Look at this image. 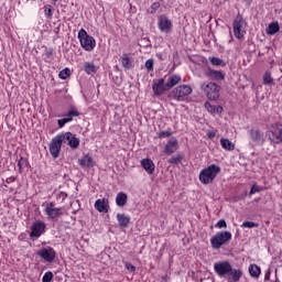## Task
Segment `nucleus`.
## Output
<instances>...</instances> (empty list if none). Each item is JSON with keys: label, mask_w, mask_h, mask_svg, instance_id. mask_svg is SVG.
<instances>
[{"label": "nucleus", "mask_w": 282, "mask_h": 282, "mask_svg": "<svg viewBox=\"0 0 282 282\" xmlns=\"http://www.w3.org/2000/svg\"><path fill=\"white\" fill-rule=\"evenodd\" d=\"M177 149H180V142L177 141V138L172 137L166 142L163 153H165V155H173Z\"/></svg>", "instance_id": "obj_16"}, {"label": "nucleus", "mask_w": 282, "mask_h": 282, "mask_svg": "<svg viewBox=\"0 0 282 282\" xmlns=\"http://www.w3.org/2000/svg\"><path fill=\"white\" fill-rule=\"evenodd\" d=\"M61 197H62L63 199H67V193L62 192V193H61Z\"/></svg>", "instance_id": "obj_51"}, {"label": "nucleus", "mask_w": 282, "mask_h": 282, "mask_svg": "<svg viewBox=\"0 0 282 282\" xmlns=\"http://www.w3.org/2000/svg\"><path fill=\"white\" fill-rule=\"evenodd\" d=\"M208 138H209L210 140H213V138H215V132H209V133H208Z\"/></svg>", "instance_id": "obj_52"}, {"label": "nucleus", "mask_w": 282, "mask_h": 282, "mask_svg": "<svg viewBox=\"0 0 282 282\" xmlns=\"http://www.w3.org/2000/svg\"><path fill=\"white\" fill-rule=\"evenodd\" d=\"M145 67L148 69V72H153V59L150 58L145 62Z\"/></svg>", "instance_id": "obj_46"}, {"label": "nucleus", "mask_w": 282, "mask_h": 282, "mask_svg": "<svg viewBox=\"0 0 282 282\" xmlns=\"http://www.w3.org/2000/svg\"><path fill=\"white\" fill-rule=\"evenodd\" d=\"M182 82V76L172 74L169 76L167 82L165 83L166 89L171 90L175 85H178Z\"/></svg>", "instance_id": "obj_21"}, {"label": "nucleus", "mask_w": 282, "mask_h": 282, "mask_svg": "<svg viewBox=\"0 0 282 282\" xmlns=\"http://www.w3.org/2000/svg\"><path fill=\"white\" fill-rule=\"evenodd\" d=\"M53 1V3H56L58 0H52Z\"/></svg>", "instance_id": "obj_53"}, {"label": "nucleus", "mask_w": 282, "mask_h": 282, "mask_svg": "<svg viewBox=\"0 0 282 282\" xmlns=\"http://www.w3.org/2000/svg\"><path fill=\"white\" fill-rule=\"evenodd\" d=\"M54 56V48H46L44 53L45 58H52Z\"/></svg>", "instance_id": "obj_44"}, {"label": "nucleus", "mask_w": 282, "mask_h": 282, "mask_svg": "<svg viewBox=\"0 0 282 282\" xmlns=\"http://www.w3.org/2000/svg\"><path fill=\"white\" fill-rule=\"evenodd\" d=\"M205 109H207L209 113H224V107L218 105H213L209 101L205 102Z\"/></svg>", "instance_id": "obj_26"}, {"label": "nucleus", "mask_w": 282, "mask_h": 282, "mask_svg": "<svg viewBox=\"0 0 282 282\" xmlns=\"http://www.w3.org/2000/svg\"><path fill=\"white\" fill-rule=\"evenodd\" d=\"M15 181H17V177L10 176L7 178V184H12V182H15Z\"/></svg>", "instance_id": "obj_48"}, {"label": "nucleus", "mask_w": 282, "mask_h": 282, "mask_svg": "<svg viewBox=\"0 0 282 282\" xmlns=\"http://www.w3.org/2000/svg\"><path fill=\"white\" fill-rule=\"evenodd\" d=\"M232 239L230 231H218L210 238V246L214 250H219L221 246H226Z\"/></svg>", "instance_id": "obj_3"}, {"label": "nucleus", "mask_w": 282, "mask_h": 282, "mask_svg": "<svg viewBox=\"0 0 282 282\" xmlns=\"http://www.w3.org/2000/svg\"><path fill=\"white\" fill-rule=\"evenodd\" d=\"M62 147H63V139H61V134H57L51 140L48 144V151L52 158L56 159L58 158V155H61Z\"/></svg>", "instance_id": "obj_9"}, {"label": "nucleus", "mask_w": 282, "mask_h": 282, "mask_svg": "<svg viewBox=\"0 0 282 282\" xmlns=\"http://www.w3.org/2000/svg\"><path fill=\"white\" fill-rule=\"evenodd\" d=\"M78 164L83 166V169H91V166H94V158L89 154H86L78 159Z\"/></svg>", "instance_id": "obj_22"}, {"label": "nucleus", "mask_w": 282, "mask_h": 282, "mask_svg": "<svg viewBox=\"0 0 282 282\" xmlns=\"http://www.w3.org/2000/svg\"><path fill=\"white\" fill-rule=\"evenodd\" d=\"M243 25H246V21L243 20V17L241 14H238L236 19L234 20L232 28H234V36L236 39H243V34H246V31H243Z\"/></svg>", "instance_id": "obj_7"}, {"label": "nucleus", "mask_w": 282, "mask_h": 282, "mask_svg": "<svg viewBox=\"0 0 282 282\" xmlns=\"http://www.w3.org/2000/svg\"><path fill=\"white\" fill-rule=\"evenodd\" d=\"M241 228H259V224L254 221H243Z\"/></svg>", "instance_id": "obj_39"}, {"label": "nucleus", "mask_w": 282, "mask_h": 282, "mask_svg": "<svg viewBox=\"0 0 282 282\" xmlns=\"http://www.w3.org/2000/svg\"><path fill=\"white\" fill-rule=\"evenodd\" d=\"M243 276V271L241 269H235L232 265L230 267L229 273L225 275V279L227 282H239L241 281V278Z\"/></svg>", "instance_id": "obj_17"}, {"label": "nucleus", "mask_w": 282, "mask_h": 282, "mask_svg": "<svg viewBox=\"0 0 282 282\" xmlns=\"http://www.w3.org/2000/svg\"><path fill=\"white\" fill-rule=\"evenodd\" d=\"M158 25L159 30L165 32V34H169L173 30V22L164 14L159 17Z\"/></svg>", "instance_id": "obj_14"}, {"label": "nucleus", "mask_w": 282, "mask_h": 282, "mask_svg": "<svg viewBox=\"0 0 282 282\" xmlns=\"http://www.w3.org/2000/svg\"><path fill=\"white\" fill-rule=\"evenodd\" d=\"M95 208L98 213H109V200L97 199L95 202Z\"/></svg>", "instance_id": "obj_23"}, {"label": "nucleus", "mask_w": 282, "mask_h": 282, "mask_svg": "<svg viewBox=\"0 0 282 282\" xmlns=\"http://www.w3.org/2000/svg\"><path fill=\"white\" fill-rule=\"evenodd\" d=\"M18 166H19V173H23V169L30 167V161H28L26 158L21 156L20 160L18 161Z\"/></svg>", "instance_id": "obj_32"}, {"label": "nucleus", "mask_w": 282, "mask_h": 282, "mask_svg": "<svg viewBox=\"0 0 282 282\" xmlns=\"http://www.w3.org/2000/svg\"><path fill=\"white\" fill-rule=\"evenodd\" d=\"M152 91L155 96H162L164 91H169V88H166V84H164V78L153 79Z\"/></svg>", "instance_id": "obj_15"}, {"label": "nucleus", "mask_w": 282, "mask_h": 282, "mask_svg": "<svg viewBox=\"0 0 282 282\" xmlns=\"http://www.w3.org/2000/svg\"><path fill=\"white\" fill-rule=\"evenodd\" d=\"M46 227L47 226L42 220H37L33 223V225L31 226V232H30L31 239H39V237H41V235L45 232Z\"/></svg>", "instance_id": "obj_13"}, {"label": "nucleus", "mask_w": 282, "mask_h": 282, "mask_svg": "<svg viewBox=\"0 0 282 282\" xmlns=\"http://www.w3.org/2000/svg\"><path fill=\"white\" fill-rule=\"evenodd\" d=\"M219 173H221V167H219V165L212 164L200 171L198 180L205 185L213 184V182H215V177H217Z\"/></svg>", "instance_id": "obj_1"}, {"label": "nucleus", "mask_w": 282, "mask_h": 282, "mask_svg": "<svg viewBox=\"0 0 282 282\" xmlns=\"http://www.w3.org/2000/svg\"><path fill=\"white\" fill-rule=\"evenodd\" d=\"M246 1H249V3H251V2H252V0H246Z\"/></svg>", "instance_id": "obj_54"}, {"label": "nucleus", "mask_w": 282, "mask_h": 282, "mask_svg": "<svg viewBox=\"0 0 282 282\" xmlns=\"http://www.w3.org/2000/svg\"><path fill=\"white\" fill-rule=\"evenodd\" d=\"M232 264L229 261H220L214 263V270L221 279H225L230 273Z\"/></svg>", "instance_id": "obj_10"}, {"label": "nucleus", "mask_w": 282, "mask_h": 282, "mask_svg": "<svg viewBox=\"0 0 282 282\" xmlns=\"http://www.w3.org/2000/svg\"><path fill=\"white\" fill-rule=\"evenodd\" d=\"M161 282H169V275H163L161 278Z\"/></svg>", "instance_id": "obj_49"}, {"label": "nucleus", "mask_w": 282, "mask_h": 282, "mask_svg": "<svg viewBox=\"0 0 282 282\" xmlns=\"http://www.w3.org/2000/svg\"><path fill=\"white\" fill-rule=\"evenodd\" d=\"M171 135H173V131L171 130L156 132V137L160 139L171 138Z\"/></svg>", "instance_id": "obj_38"}, {"label": "nucleus", "mask_w": 282, "mask_h": 282, "mask_svg": "<svg viewBox=\"0 0 282 282\" xmlns=\"http://www.w3.org/2000/svg\"><path fill=\"white\" fill-rule=\"evenodd\" d=\"M262 80L263 85H274V78H272V73L270 70H265Z\"/></svg>", "instance_id": "obj_33"}, {"label": "nucleus", "mask_w": 282, "mask_h": 282, "mask_svg": "<svg viewBox=\"0 0 282 282\" xmlns=\"http://www.w3.org/2000/svg\"><path fill=\"white\" fill-rule=\"evenodd\" d=\"M44 14L47 17V19H52V6L45 8Z\"/></svg>", "instance_id": "obj_47"}, {"label": "nucleus", "mask_w": 282, "mask_h": 282, "mask_svg": "<svg viewBox=\"0 0 282 282\" xmlns=\"http://www.w3.org/2000/svg\"><path fill=\"white\" fill-rule=\"evenodd\" d=\"M158 10H160V2H153L150 7V14H154Z\"/></svg>", "instance_id": "obj_42"}, {"label": "nucleus", "mask_w": 282, "mask_h": 282, "mask_svg": "<svg viewBox=\"0 0 282 282\" xmlns=\"http://www.w3.org/2000/svg\"><path fill=\"white\" fill-rule=\"evenodd\" d=\"M164 55H162V53H158L156 54V58H159L160 61H164Z\"/></svg>", "instance_id": "obj_50"}, {"label": "nucleus", "mask_w": 282, "mask_h": 282, "mask_svg": "<svg viewBox=\"0 0 282 282\" xmlns=\"http://www.w3.org/2000/svg\"><path fill=\"white\" fill-rule=\"evenodd\" d=\"M117 221L120 228H127L131 224V217L124 214H117Z\"/></svg>", "instance_id": "obj_25"}, {"label": "nucleus", "mask_w": 282, "mask_h": 282, "mask_svg": "<svg viewBox=\"0 0 282 282\" xmlns=\"http://www.w3.org/2000/svg\"><path fill=\"white\" fill-rule=\"evenodd\" d=\"M263 188L261 186L253 184L250 188L249 195H254V193H261Z\"/></svg>", "instance_id": "obj_41"}, {"label": "nucleus", "mask_w": 282, "mask_h": 282, "mask_svg": "<svg viewBox=\"0 0 282 282\" xmlns=\"http://www.w3.org/2000/svg\"><path fill=\"white\" fill-rule=\"evenodd\" d=\"M141 166L145 172H148L149 175H153L155 172V163H153V160L151 159H142Z\"/></svg>", "instance_id": "obj_20"}, {"label": "nucleus", "mask_w": 282, "mask_h": 282, "mask_svg": "<svg viewBox=\"0 0 282 282\" xmlns=\"http://www.w3.org/2000/svg\"><path fill=\"white\" fill-rule=\"evenodd\" d=\"M53 279H54V273H52V271H47L46 273H44L42 278V282H52Z\"/></svg>", "instance_id": "obj_40"}, {"label": "nucleus", "mask_w": 282, "mask_h": 282, "mask_svg": "<svg viewBox=\"0 0 282 282\" xmlns=\"http://www.w3.org/2000/svg\"><path fill=\"white\" fill-rule=\"evenodd\" d=\"M78 39L83 50L86 52H94V47H96V40L94 36L88 35L85 29L79 30Z\"/></svg>", "instance_id": "obj_4"}, {"label": "nucleus", "mask_w": 282, "mask_h": 282, "mask_svg": "<svg viewBox=\"0 0 282 282\" xmlns=\"http://www.w3.org/2000/svg\"><path fill=\"white\" fill-rule=\"evenodd\" d=\"M215 228H228V224H226L225 219L218 220V223L215 225Z\"/></svg>", "instance_id": "obj_43"}, {"label": "nucleus", "mask_w": 282, "mask_h": 282, "mask_svg": "<svg viewBox=\"0 0 282 282\" xmlns=\"http://www.w3.org/2000/svg\"><path fill=\"white\" fill-rule=\"evenodd\" d=\"M119 61L124 69L133 68V61H131V57H129V54L123 53Z\"/></svg>", "instance_id": "obj_24"}, {"label": "nucleus", "mask_w": 282, "mask_h": 282, "mask_svg": "<svg viewBox=\"0 0 282 282\" xmlns=\"http://www.w3.org/2000/svg\"><path fill=\"white\" fill-rule=\"evenodd\" d=\"M249 138L254 142V144H263V133L259 129L249 130Z\"/></svg>", "instance_id": "obj_19"}, {"label": "nucleus", "mask_w": 282, "mask_h": 282, "mask_svg": "<svg viewBox=\"0 0 282 282\" xmlns=\"http://www.w3.org/2000/svg\"><path fill=\"white\" fill-rule=\"evenodd\" d=\"M249 274L253 279H259L261 276V267L257 264H250L249 265Z\"/></svg>", "instance_id": "obj_29"}, {"label": "nucleus", "mask_w": 282, "mask_h": 282, "mask_svg": "<svg viewBox=\"0 0 282 282\" xmlns=\"http://www.w3.org/2000/svg\"><path fill=\"white\" fill-rule=\"evenodd\" d=\"M58 76L62 80H67V78L72 76V70L68 67H66L59 72Z\"/></svg>", "instance_id": "obj_36"}, {"label": "nucleus", "mask_w": 282, "mask_h": 282, "mask_svg": "<svg viewBox=\"0 0 282 282\" xmlns=\"http://www.w3.org/2000/svg\"><path fill=\"white\" fill-rule=\"evenodd\" d=\"M59 138L62 139L63 144H67L72 149H78V147H80V139L72 132L59 133Z\"/></svg>", "instance_id": "obj_8"}, {"label": "nucleus", "mask_w": 282, "mask_h": 282, "mask_svg": "<svg viewBox=\"0 0 282 282\" xmlns=\"http://www.w3.org/2000/svg\"><path fill=\"white\" fill-rule=\"evenodd\" d=\"M84 72H86V74H96V65H94L91 62H85Z\"/></svg>", "instance_id": "obj_34"}, {"label": "nucleus", "mask_w": 282, "mask_h": 282, "mask_svg": "<svg viewBox=\"0 0 282 282\" xmlns=\"http://www.w3.org/2000/svg\"><path fill=\"white\" fill-rule=\"evenodd\" d=\"M267 138H269V140L271 142H273V144H281V142H282V124L275 123L274 126H272V129L267 131Z\"/></svg>", "instance_id": "obj_6"}, {"label": "nucleus", "mask_w": 282, "mask_h": 282, "mask_svg": "<svg viewBox=\"0 0 282 282\" xmlns=\"http://www.w3.org/2000/svg\"><path fill=\"white\" fill-rule=\"evenodd\" d=\"M279 30H281V26H279V22H272L267 28V34H269L270 36H274V34H276Z\"/></svg>", "instance_id": "obj_30"}, {"label": "nucleus", "mask_w": 282, "mask_h": 282, "mask_svg": "<svg viewBox=\"0 0 282 282\" xmlns=\"http://www.w3.org/2000/svg\"><path fill=\"white\" fill-rule=\"evenodd\" d=\"M37 256L43 259L44 263H53L56 259V250L52 247L42 248L37 251Z\"/></svg>", "instance_id": "obj_11"}, {"label": "nucleus", "mask_w": 282, "mask_h": 282, "mask_svg": "<svg viewBox=\"0 0 282 282\" xmlns=\"http://www.w3.org/2000/svg\"><path fill=\"white\" fill-rule=\"evenodd\" d=\"M193 94V88L188 85H180L170 91L169 98L177 100V102H184L188 99V96Z\"/></svg>", "instance_id": "obj_2"}, {"label": "nucleus", "mask_w": 282, "mask_h": 282, "mask_svg": "<svg viewBox=\"0 0 282 282\" xmlns=\"http://www.w3.org/2000/svg\"><path fill=\"white\" fill-rule=\"evenodd\" d=\"M209 61L212 65H215L216 67H226V62L219 57H209Z\"/></svg>", "instance_id": "obj_35"}, {"label": "nucleus", "mask_w": 282, "mask_h": 282, "mask_svg": "<svg viewBox=\"0 0 282 282\" xmlns=\"http://www.w3.org/2000/svg\"><path fill=\"white\" fill-rule=\"evenodd\" d=\"M206 75L210 78H214V80H224L225 78V75L221 73V70H215L213 68H208Z\"/></svg>", "instance_id": "obj_28"}, {"label": "nucleus", "mask_w": 282, "mask_h": 282, "mask_svg": "<svg viewBox=\"0 0 282 282\" xmlns=\"http://www.w3.org/2000/svg\"><path fill=\"white\" fill-rule=\"evenodd\" d=\"M129 199V196L124 192H119L116 197V204L119 206V208H122L127 206V202Z\"/></svg>", "instance_id": "obj_27"}, {"label": "nucleus", "mask_w": 282, "mask_h": 282, "mask_svg": "<svg viewBox=\"0 0 282 282\" xmlns=\"http://www.w3.org/2000/svg\"><path fill=\"white\" fill-rule=\"evenodd\" d=\"M182 160H184V155L175 154L167 162L169 164H181Z\"/></svg>", "instance_id": "obj_37"}, {"label": "nucleus", "mask_w": 282, "mask_h": 282, "mask_svg": "<svg viewBox=\"0 0 282 282\" xmlns=\"http://www.w3.org/2000/svg\"><path fill=\"white\" fill-rule=\"evenodd\" d=\"M202 89L207 96L208 100H217L219 98V91H221V86L217 85L216 83H204L202 85Z\"/></svg>", "instance_id": "obj_5"}, {"label": "nucleus", "mask_w": 282, "mask_h": 282, "mask_svg": "<svg viewBox=\"0 0 282 282\" xmlns=\"http://www.w3.org/2000/svg\"><path fill=\"white\" fill-rule=\"evenodd\" d=\"M220 145L223 147V149H225V151H235V144L228 139L221 138Z\"/></svg>", "instance_id": "obj_31"}, {"label": "nucleus", "mask_w": 282, "mask_h": 282, "mask_svg": "<svg viewBox=\"0 0 282 282\" xmlns=\"http://www.w3.org/2000/svg\"><path fill=\"white\" fill-rule=\"evenodd\" d=\"M62 210H63V208H55L54 203H51L45 208V213H46L48 219H58V217H61V215H63Z\"/></svg>", "instance_id": "obj_18"}, {"label": "nucleus", "mask_w": 282, "mask_h": 282, "mask_svg": "<svg viewBox=\"0 0 282 282\" xmlns=\"http://www.w3.org/2000/svg\"><path fill=\"white\" fill-rule=\"evenodd\" d=\"M124 265L128 272H135V265L131 264V262H124Z\"/></svg>", "instance_id": "obj_45"}, {"label": "nucleus", "mask_w": 282, "mask_h": 282, "mask_svg": "<svg viewBox=\"0 0 282 282\" xmlns=\"http://www.w3.org/2000/svg\"><path fill=\"white\" fill-rule=\"evenodd\" d=\"M78 116H80V112H78V109L72 108L70 110H68L67 113L63 115L62 119L57 120V124L59 129H63V127H65L67 122H72V120H74V118H78Z\"/></svg>", "instance_id": "obj_12"}]
</instances>
